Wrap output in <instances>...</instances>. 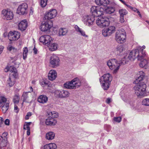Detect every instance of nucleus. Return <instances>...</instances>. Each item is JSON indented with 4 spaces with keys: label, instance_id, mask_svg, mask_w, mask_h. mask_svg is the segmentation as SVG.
Masks as SVG:
<instances>
[{
    "label": "nucleus",
    "instance_id": "obj_42",
    "mask_svg": "<svg viewBox=\"0 0 149 149\" xmlns=\"http://www.w3.org/2000/svg\"><path fill=\"white\" fill-rule=\"evenodd\" d=\"M119 13L120 14V16H124L125 15H126L127 13V12L125 9H121L119 10Z\"/></svg>",
    "mask_w": 149,
    "mask_h": 149
},
{
    "label": "nucleus",
    "instance_id": "obj_59",
    "mask_svg": "<svg viewBox=\"0 0 149 149\" xmlns=\"http://www.w3.org/2000/svg\"><path fill=\"white\" fill-rule=\"evenodd\" d=\"M131 9H132V10L135 12H136L138 10V9L136 8L132 7Z\"/></svg>",
    "mask_w": 149,
    "mask_h": 149
},
{
    "label": "nucleus",
    "instance_id": "obj_62",
    "mask_svg": "<svg viewBox=\"0 0 149 149\" xmlns=\"http://www.w3.org/2000/svg\"><path fill=\"white\" fill-rule=\"evenodd\" d=\"M27 130V134L28 135H29L30 134V129Z\"/></svg>",
    "mask_w": 149,
    "mask_h": 149
},
{
    "label": "nucleus",
    "instance_id": "obj_63",
    "mask_svg": "<svg viewBox=\"0 0 149 149\" xmlns=\"http://www.w3.org/2000/svg\"><path fill=\"white\" fill-rule=\"evenodd\" d=\"M31 112H29L27 113L26 115L29 117L31 116Z\"/></svg>",
    "mask_w": 149,
    "mask_h": 149
},
{
    "label": "nucleus",
    "instance_id": "obj_54",
    "mask_svg": "<svg viewBox=\"0 0 149 149\" xmlns=\"http://www.w3.org/2000/svg\"><path fill=\"white\" fill-rule=\"evenodd\" d=\"M41 84L42 86H44V85H48V83L45 81H43L41 82Z\"/></svg>",
    "mask_w": 149,
    "mask_h": 149
},
{
    "label": "nucleus",
    "instance_id": "obj_35",
    "mask_svg": "<svg viewBox=\"0 0 149 149\" xmlns=\"http://www.w3.org/2000/svg\"><path fill=\"white\" fill-rule=\"evenodd\" d=\"M145 56L143 57L141 60H140L141 61V63L139 64V65L140 67L143 68L146 66L148 63V61L145 59H143L145 57Z\"/></svg>",
    "mask_w": 149,
    "mask_h": 149
},
{
    "label": "nucleus",
    "instance_id": "obj_34",
    "mask_svg": "<svg viewBox=\"0 0 149 149\" xmlns=\"http://www.w3.org/2000/svg\"><path fill=\"white\" fill-rule=\"evenodd\" d=\"M68 32V30L65 28H61L59 31L58 34L59 36H63L65 35Z\"/></svg>",
    "mask_w": 149,
    "mask_h": 149
},
{
    "label": "nucleus",
    "instance_id": "obj_20",
    "mask_svg": "<svg viewBox=\"0 0 149 149\" xmlns=\"http://www.w3.org/2000/svg\"><path fill=\"white\" fill-rule=\"evenodd\" d=\"M45 121V124L47 125L54 126L57 123L56 120L54 118L49 117H48Z\"/></svg>",
    "mask_w": 149,
    "mask_h": 149
},
{
    "label": "nucleus",
    "instance_id": "obj_36",
    "mask_svg": "<svg viewBox=\"0 0 149 149\" xmlns=\"http://www.w3.org/2000/svg\"><path fill=\"white\" fill-rule=\"evenodd\" d=\"M20 97L17 94L15 95L13 98V101L15 104H17L19 102Z\"/></svg>",
    "mask_w": 149,
    "mask_h": 149
},
{
    "label": "nucleus",
    "instance_id": "obj_4",
    "mask_svg": "<svg viewBox=\"0 0 149 149\" xmlns=\"http://www.w3.org/2000/svg\"><path fill=\"white\" fill-rule=\"evenodd\" d=\"M81 85L80 80L77 78H74L70 81L66 82L63 84L64 87L69 89H75Z\"/></svg>",
    "mask_w": 149,
    "mask_h": 149
},
{
    "label": "nucleus",
    "instance_id": "obj_56",
    "mask_svg": "<svg viewBox=\"0 0 149 149\" xmlns=\"http://www.w3.org/2000/svg\"><path fill=\"white\" fill-rule=\"evenodd\" d=\"M11 60H13L14 61L16 60L17 58V56H15L14 57H11L10 58Z\"/></svg>",
    "mask_w": 149,
    "mask_h": 149
},
{
    "label": "nucleus",
    "instance_id": "obj_51",
    "mask_svg": "<svg viewBox=\"0 0 149 149\" xmlns=\"http://www.w3.org/2000/svg\"><path fill=\"white\" fill-rule=\"evenodd\" d=\"M17 104H15L14 105V110L16 113H18L19 111V109L17 106L16 105Z\"/></svg>",
    "mask_w": 149,
    "mask_h": 149
},
{
    "label": "nucleus",
    "instance_id": "obj_15",
    "mask_svg": "<svg viewBox=\"0 0 149 149\" xmlns=\"http://www.w3.org/2000/svg\"><path fill=\"white\" fill-rule=\"evenodd\" d=\"M57 14V12L56 9L50 10L46 13L44 18L45 19L49 20L55 17Z\"/></svg>",
    "mask_w": 149,
    "mask_h": 149
},
{
    "label": "nucleus",
    "instance_id": "obj_8",
    "mask_svg": "<svg viewBox=\"0 0 149 149\" xmlns=\"http://www.w3.org/2000/svg\"><path fill=\"white\" fill-rule=\"evenodd\" d=\"M94 15H85L83 17L82 21L86 25L90 26L93 24L95 20Z\"/></svg>",
    "mask_w": 149,
    "mask_h": 149
},
{
    "label": "nucleus",
    "instance_id": "obj_6",
    "mask_svg": "<svg viewBox=\"0 0 149 149\" xmlns=\"http://www.w3.org/2000/svg\"><path fill=\"white\" fill-rule=\"evenodd\" d=\"M126 33L123 29L118 30L116 33L115 39L118 43H122L125 41Z\"/></svg>",
    "mask_w": 149,
    "mask_h": 149
},
{
    "label": "nucleus",
    "instance_id": "obj_9",
    "mask_svg": "<svg viewBox=\"0 0 149 149\" xmlns=\"http://www.w3.org/2000/svg\"><path fill=\"white\" fill-rule=\"evenodd\" d=\"M96 24L101 27H104L109 26V19L106 17H99L96 20Z\"/></svg>",
    "mask_w": 149,
    "mask_h": 149
},
{
    "label": "nucleus",
    "instance_id": "obj_50",
    "mask_svg": "<svg viewBox=\"0 0 149 149\" xmlns=\"http://www.w3.org/2000/svg\"><path fill=\"white\" fill-rule=\"evenodd\" d=\"M120 21L121 23H123L124 22L125 20L124 19V16H120Z\"/></svg>",
    "mask_w": 149,
    "mask_h": 149
},
{
    "label": "nucleus",
    "instance_id": "obj_22",
    "mask_svg": "<svg viewBox=\"0 0 149 149\" xmlns=\"http://www.w3.org/2000/svg\"><path fill=\"white\" fill-rule=\"evenodd\" d=\"M57 73L54 70H51L48 74V77L49 80L51 81L54 80L57 77Z\"/></svg>",
    "mask_w": 149,
    "mask_h": 149
},
{
    "label": "nucleus",
    "instance_id": "obj_37",
    "mask_svg": "<svg viewBox=\"0 0 149 149\" xmlns=\"http://www.w3.org/2000/svg\"><path fill=\"white\" fill-rule=\"evenodd\" d=\"M62 98H65L69 97L70 95V93L68 91L62 90Z\"/></svg>",
    "mask_w": 149,
    "mask_h": 149
},
{
    "label": "nucleus",
    "instance_id": "obj_40",
    "mask_svg": "<svg viewBox=\"0 0 149 149\" xmlns=\"http://www.w3.org/2000/svg\"><path fill=\"white\" fill-rule=\"evenodd\" d=\"M7 83L10 87L12 86L14 84V81L9 77L7 81Z\"/></svg>",
    "mask_w": 149,
    "mask_h": 149
},
{
    "label": "nucleus",
    "instance_id": "obj_64",
    "mask_svg": "<svg viewBox=\"0 0 149 149\" xmlns=\"http://www.w3.org/2000/svg\"><path fill=\"white\" fill-rule=\"evenodd\" d=\"M124 5H125V6H127L128 7L130 8V9L132 7L127 4L126 3H125V4Z\"/></svg>",
    "mask_w": 149,
    "mask_h": 149
},
{
    "label": "nucleus",
    "instance_id": "obj_25",
    "mask_svg": "<svg viewBox=\"0 0 149 149\" xmlns=\"http://www.w3.org/2000/svg\"><path fill=\"white\" fill-rule=\"evenodd\" d=\"M55 137L54 133L52 132H49L46 135V138L47 140H51L54 139Z\"/></svg>",
    "mask_w": 149,
    "mask_h": 149
},
{
    "label": "nucleus",
    "instance_id": "obj_32",
    "mask_svg": "<svg viewBox=\"0 0 149 149\" xmlns=\"http://www.w3.org/2000/svg\"><path fill=\"white\" fill-rule=\"evenodd\" d=\"M30 89V91L24 93L22 96L23 98V102H26V100L28 97V93H31V92H33V89L31 86H30L29 88Z\"/></svg>",
    "mask_w": 149,
    "mask_h": 149
},
{
    "label": "nucleus",
    "instance_id": "obj_61",
    "mask_svg": "<svg viewBox=\"0 0 149 149\" xmlns=\"http://www.w3.org/2000/svg\"><path fill=\"white\" fill-rule=\"evenodd\" d=\"M137 12V13H138V15H139V17H142V16L140 12L138 10H137L136 11Z\"/></svg>",
    "mask_w": 149,
    "mask_h": 149
},
{
    "label": "nucleus",
    "instance_id": "obj_1",
    "mask_svg": "<svg viewBox=\"0 0 149 149\" xmlns=\"http://www.w3.org/2000/svg\"><path fill=\"white\" fill-rule=\"evenodd\" d=\"M129 61L127 57H124L118 63L116 59L113 58L108 61L107 64L110 69H114V72H116L119 69L120 65L127 63Z\"/></svg>",
    "mask_w": 149,
    "mask_h": 149
},
{
    "label": "nucleus",
    "instance_id": "obj_7",
    "mask_svg": "<svg viewBox=\"0 0 149 149\" xmlns=\"http://www.w3.org/2000/svg\"><path fill=\"white\" fill-rule=\"evenodd\" d=\"M104 10L103 8L98 6H93L91 8V15L99 17L103 15Z\"/></svg>",
    "mask_w": 149,
    "mask_h": 149
},
{
    "label": "nucleus",
    "instance_id": "obj_21",
    "mask_svg": "<svg viewBox=\"0 0 149 149\" xmlns=\"http://www.w3.org/2000/svg\"><path fill=\"white\" fill-rule=\"evenodd\" d=\"M28 26L27 21L25 19L21 21L18 25L19 29L22 31H23L26 30Z\"/></svg>",
    "mask_w": 149,
    "mask_h": 149
},
{
    "label": "nucleus",
    "instance_id": "obj_23",
    "mask_svg": "<svg viewBox=\"0 0 149 149\" xmlns=\"http://www.w3.org/2000/svg\"><path fill=\"white\" fill-rule=\"evenodd\" d=\"M95 2L99 6L102 5L104 6H106L109 3V1L108 0H95Z\"/></svg>",
    "mask_w": 149,
    "mask_h": 149
},
{
    "label": "nucleus",
    "instance_id": "obj_17",
    "mask_svg": "<svg viewBox=\"0 0 149 149\" xmlns=\"http://www.w3.org/2000/svg\"><path fill=\"white\" fill-rule=\"evenodd\" d=\"M52 25V22L51 21H47L44 23L42 22L40 26V29L43 31H47L49 29Z\"/></svg>",
    "mask_w": 149,
    "mask_h": 149
},
{
    "label": "nucleus",
    "instance_id": "obj_45",
    "mask_svg": "<svg viewBox=\"0 0 149 149\" xmlns=\"http://www.w3.org/2000/svg\"><path fill=\"white\" fill-rule=\"evenodd\" d=\"M0 143V148H2L6 146L7 145V140L4 141V140H2Z\"/></svg>",
    "mask_w": 149,
    "mask_h": 149
},
{
    "label": "nucleus",
    "instance_id": "obj_24",
    "mask_svg": "<svg viewBox=\"0 0 149 149\" xmlns=\"http://www.w3.org/2000/svg\"><path fill=\"white\" fill-rule=\"evenodd\" d=\"M48 100V97L45 95H40L38 98V102L42 104L46 103Z\"/></svg>",
    "mask_w": 149,
    "mask_h": 149
},
{
    "label": "nucleus",
    "instance_id": "obj_31",
    "mask_svg": "<svg viewBox=\"0 0 149 149\" xmlns=\"http://www.w3.org/2000/svg\"><path fill=\"white\" fill-rule=\"evenodd\" d=\"M58 47V45L56 43H53L50 44L49 46V49L51 51H53L56 50Z\"/></svg>",
    "mask_w": 149,
    "mask_h": 149
},
{
    "label": "nucleus",
    "instance_id": "obj_14",
    "mask_svg": "<svg viewBox=\"0 0 149 149\" xmlns=\"http://www.w3.org/2000/svg\"><path fill=\"white\" fill-rule=\"evenodd\" d=\"M1 15L5 19L7 20L12 19L13 17L12 12L9 10H3L1 12Z\"/></svg>",
    "mask_w": 149,
    "mask_h": 149
},
{
    "label": "nucleus",
    "instance_id": "obj_30",
    "mask_svg": "<svg viewBox=\"0 0 149 149\" xmlns=\"http://www.w3.org/2000/svg\"><path fill=\"white\" fill-rule=\"evenodd\" d=\"M47 116L48 117H50L52 118H56L58 116V113L54 111L49 112L47 113Z\"/></svg>",
    "mask_w": 149,
    "mask_h": 149
},
{
    "label": "nucleus",
    "instance_id": "obj_16",
    "mask_svg": "<svg viewBox=\"0 0 149 149\" xmlns=\"http://www.w3.org/2000/svg\"><path fill=\"white\" fill-rule=\"evenodd\" d=\"M19 33L16 31H10L8 35L9 39L10 41H15L18 40L20 37Z\"/></svg>",
    "mask_w": 149,
    "mask_h": 149
},
{
    "label": "nucleus",
    "instance_id": "obj_44",
    "mask_svg": "<svg viewBox=\"0 0 149 149\" xmlns=\"http://www.w3.org/2000/svg\"><path fill=\"white\" fill-rule=\"evenodd\" d=\"M47 0H40V4L42 7H45L47 5Z\"/></svg>",
    "mask_w": 149,
    "mask_h": 149
},
{
    "label": "nucleus",
    "instance_id": "obj_58",
    "mask_svg": "<svg viewBox=\"0 0 149 149\" xmlns=\"http://www.w3.org/2000/svg\"><path fill=\"white\" fill-rule=\"evenodd\" d=\"M111 102V99L109 98H107L106 100V102L108 104H109Z\"/></svg>",
    "mask_w": 149,
    "mask_h": 149
},
{
    "label": "nucleus",
    "instance_id": "obj_55",
    "mask_svg": "<svg viewBox=\"0 0 149 149\" xmlns=\"http://www.w3.org/2000/svg\"><path fill=\"white\" fill-rule=\"evenodd\" d=\"M4 48V47L3 46H0V55L2 52Z\"/></svg>",
    "mask_w": 149,
    "mask_h": 149
},
{
    "label": "nucleus",
    "instance_id": "obj_29",
    "mask_svg": "<svg viewBox=\"0 0 149 149\" xmlns=\"http://www.w3.org/2000/svg\"><path fill=\"white\" fill-rule=\"evenodd\" d=\"M57 147L54 143H51L46 145L44 146V149H55Z\"/></svg>",
    "mask_w": 149,
    "mask_h": 149
},
{
    "label": "nucleus",
    "instance_id": "obj_47",
    "mask_svg": "<svg viewBox=\"0 0 149 149\" xmlns=\"http://www.w3.org/2000/svg\"><path fill=\"white\" fill-rule=\"evenodd\" d=\"M123 100L125 102H127V103H129L130 104V101L131 98L129 96H125V97L123 98Z\"/></svg>",
    "mask_w": 149,
    "mask_h": 149
},
{
    "label": "nucleus",
    "instance_id": "obj_41",
    "mask_svg": "<svg viewBox=\"0 0 149 149\" xmlns=\"http://www.w3.org/2000/svg\"><path fill=\"white\" fill-rule=\"evenodd\" d=\"M8 135V133L6 132H4L1 136H0V140H4V141L7 140V136Z\"/></svg>",
    "mask_w": 149,
    "mask_h": 149
},
{
    "label": "nucleus",
    "instance_id": "obj_10",
    "mask_svg": "<svg viewBox=\"0 0 149 149\" xmlns=\"http://www.w3.org/2000/svg\"><path fill=\"white\" fill-rule=\"evenodd\" d=\"M6 101L5 97L0 96V106L2 107V111L3 113H6L9 107V103H6Z\"/></svg>",
    "mask_w": 149,
    "mask_h": 149
},
{
    "label": "nucleus",
    "instance_id": "obj_57",
    "mask_svg": "<svg viewBox=\"0 0 149 149\" xmlns=\"http://www.w3.org/2000/svg\"><path fill=\"white\" fill-rule=\"evenodd\" d=\"M33 50L34 51V53L35 54H36L37 53V50L35 47H34Z\"/></svg>",
    "mask_w": 149,
    "mask_h": 149
},
{
    "label": "nucleus",
    "instance_id": "obj_46",
    "mask_svg": "<svg viewBox=\"0 0 149 149\" xmlns=\"http://www.w3.org/2000/svg\"><path fill=\"white\" fill-rule=\"evenodd\" d=\"M28 53L27 48L25 47L24 48L23 51V58L24 60H25L27 56V54Z\"/></svg>",
    "mask_w": 149,
    "mask_h": 149
},
{
    "label": "nucleus",
    "instance_id": "obj_60",
    "mask_svg": "<svg viewBox=\"0 0 149 149\" xmlns=\"http://www.w3.org/2000/svg\"><path fill=\"white\" fill-rule=\"evenodd\" d=\"M140 47L142 48V49L143 50V54H144L145 55V56H146V54H145V52L143 51V49L145 48L146 47L144 45H143L142 47H141V46H140Z\"/></svg>",
    "mask_w": 149,
    "mask_h": 149
},
{
    "label": "nucleus",
    "instance_id": "obj_13",
    "mask_svg": "<svg viewBox=\"0 0 149 149\" xmlns=\"http://www.w3.org/2000/svg\"><path fill=\"white\" fill-rule=\"evenodd\" d=\"M27 4L24 3L20 5L18 7L17 13L19 15H24L26 14L27 12Z\"/></svg>",
    "mask_w": 149,
    "mask_h": 149
},
{
    "label": "nucleus",
    "instance_id": "obj_49",
    "mask_svg": "<svg viewBox=\"0 0 149 149\" xmlns=\"http://www.w3.org/2000/svg\"><path fill=\"white\" fill-rule=\"evenodd\" d=\"M4 120L2 118L0 117V127H2L3 125Z\"/></svg>",
    "mask_w": 149,
    "mask_h": 149
},
{
    "label": "nucleus",
    "instance_id": "obj_11",
    "mask_svg": "<svg viewBox=\"0 0 149 149\" xmlns=\"http://www.w3.org/2000/svg\"><path fill=\"white\" fill-rule=\"evenodd\" d=\"M60 59L56 55L53 54L50 57L49 62L53 67H56L59 65Z\"/></svg>",
    "mask_w": 149,
    "mask_h": 149
},
{
    "label": "nucleus",
    "instance_id": "obj_53",
    "mask_svg": "<svg viewBox=\"0 0 149 149\" xmlns=\"http://www.w3.org/2000/svg\"><path fill=\"white\" fill-rule=\"evenodd\" d=\"M24 130H28L29 129H30V128L29 126L27 125L26 124H24Z\"/></svg>",
    "mask_w": 149,
    "mask_h": 149
},
{
    "label": "nucleus",
    "instance_id": "obj_19",
    "mask_svg": "<svg viewBox=\"0 0 149 149\" xmlns=\"http://www.w3.org/2000/svg\"><path fill=\"white\" fill-rule=\"evenodd\" d=\"M145 75V74L143 71L139 72L137 74L136 78L134 82L136 84L140 83L141 81L143 79Z\"/></svg>",
    "mask_w": 149,
    "mask_h": 149
},
{
    "label": "nucleus",
    "instance_id": "obj_28",
    "mask_svg": "<svg viewBox=\"0 0 149 149\" xmlns=\"http://www.w3.org/2000/svg\"><path fill=\"white\" fill-rule=\"evenodd\" d=\"M9 70L10 71L13 73L12 74L14 78H16L17 75V71L16 69L13 66H11L9 68Z\"/></svg>",
    "mask_w": 149,
    "mask_h": 149
},
{
    "label": "nucleus",
    "instance_id": "obj_48",
    "mask_svg": "<svg viewBox=\"0 0 149 149\" xmlns=\"http://www.w3.org/2000/svg\"><path fill=\"white\" fill-rule=\"evenodd\" d=\"M113 119L114 121L118 123H120L121 120V118L120 117H114Z\"/></svg>",
    "mask_w": 149,
    "mask_h": 149
},
{
    "label": "nucleus",
    "instance_id": "obj_39",
    "mask_svg": "<svg viewBox=\"0 0 149 149\" xmlns=\"http://www.w3.org/2000/svg\"><path fill=\"white\" fill-rule=\"evenodd\" d=\"M7 49L12 53H16L17 51V49L15 48L10 45L8 46L7 47Z\"/></svg>",
    "mask_w": 149,
    "mask_h": 149
},
{
    "label": "nucleus",
    "instance_id": "obj_33",
    "mask_svg": "<svg viewBox=\"0 0 149 149\" xmlns=\"http://www.w3.org/2000/svg\"><path fill=\"white\" fill-rule=\"evenodd\" d=\"M105 11L107 13L111 14L114 12L115 11V8L113 7H107L105 9Z\"/></svg>",
    "mask_w": 149,
    "mask_h": 149
},
{
    "label": "nucleus",
    "instance_id": "obj_3",
    "mask_svg": "<svg viewBox=\"0 0 149 149\" xmlns=\"http://www.w3.org/2000/svg\"><path fill=\"white\" fill-rule=\"evenodd\" d=\"M112 79V77L109 73L104 74L100 78V82L104 90H107L109 88L110 84Z\"/></svg>",
    "mask_w": 149,
    "mask_h": 149
},
{
    "label": "nucleus",
    "instance_id": "obj_5",
    "mask_svg": "<svg viewBox=\"0 0 149 149\" xmlns=\"http://www.w3.org/2000/svg\"><path fill=\"white\" fill-rule=\"evenodd\" d=\"M146 86L143 82L136 84L134 88L135 94L137 96H142L145 93Z\"/></svg>",
    "mask_w": 149,
    "mask_h": 149
},
{
    "label": "nucleus",
    "instance_id": "obj_2",
    "mask_svg": "<svg viewBox=\"0 0 149 149\" xmlns=\"http://www.w3.org/2000/svg\"><path fill=\"white\" fill-rule=\"evenodd\" d=\"M145 56L143 49L141 47H138L135 50L131 51L127 57L129 61L134 60L137 57L138 60H141Z\"/></svg>",
    "mask_w": 149,
    "mask_h": 149
},
{
    "label": "nucleus",
    "instance_id": "obj_38",
    "mask_svg": "<svg viewBox=\"0 0 149 149\" xmlns=\"http://www.w3.org/2000/svg\"><path fill=\"white\" fill-rule=\"evenodd\" d=\"M62 90H57L55 91V95L56 97L59 98H62Z\"/></svg>",
    "mask_w": 149,
    "mask_h": 149
},
{
    "label": "nucleus",
    "instance_id": "obj_18",
    "mask_svg": "<svg viewBox=\"0 0 149 149\" xmlns=\"http://www.w3.org/2000/svg\"><path fill=\"white\" fill-rule=\"evenodd\" d=\"M39 40L40 42L48 45L52 40V38L49 35H45L41 36Z\"/></svg>",
    "mask_w": 149,
    "mask_h": 149
},
{
    "label": "nucleus",
    "instance_id": "obj_12",
    "mask_svg": "<svg viewBox=\"0 0 149 149\" xmlns=\"http://www.w3.org/2000/svg\"><path fill=\"white\" fill-rule=\"evenodd\" d=\"M115 31V27L113 26H111L107 28L103 29L102 31V33L104 37H108L113 33Z\"/></svg>",
    "mask_w": 149,
    "mask_h": 149
},
{
    "label": "nucleus",
    "instance_id": "obj_26",
    "mask_svg": "<svg viewBox=\"0 0 149 149\" xmlns=\"http://www.w3.org/2000/svg\"><path fill=\"white\" fill-rule=\"evenodd\" d=\"M74 28L76 31L79 32L82 36L86 37H88V36L85 34V31L80 29L78 26L77 25H75Z\"/></svg>",
    "mask_w": 149,
    "mask_h": 149
},
{
    "label": "nucleus",
    "instance_id": "obj_52",
    "mask_svg": "<svg viewBox=\"0 0 149 149\" xmlns=\"http://www.w3.org/2000/svg\"><path fill=\"white\" fill-rule=\"evenodd\" d=\"M4 123L6 125H9L10 123L9 120L8 119H6L4 121Z\"/></svg>",
    "mask_w": 149,
    "mask_h": 149
},
{
    "label": "nucleus",
    "instance_id": "obj_43",
    "mask_svg": "<svg viewBox=\"0 0 149 149\" xmlns=\"http://www.w3.org/2000/svg\"><path fill=\"white\" fill-rule=\"evenodd\" d=\"M142 104L146 106H149V98L144 99L142 102Z\"/></svg>",
    "mask_w": 149,
    "mask_h": 149
},
{
    "label": "nucleus",
    "instance_id": "obj_27",
    "mask_svg": "<svg viewBox=\"0 0 149 149\" xmlns=\"http://www.w3.org/2000/svg\"><path fill=\"white\" fill-rule=\"evenodd\" d=\"M124 50L125 48L123 45H118L116 49L115 53L117 55H120Z\"/></svg>",
    "mask_w": 149,
    "mask_h": 149
}]
</instances>
